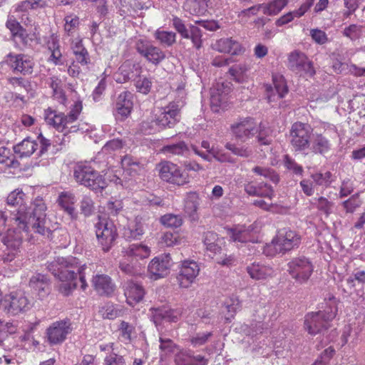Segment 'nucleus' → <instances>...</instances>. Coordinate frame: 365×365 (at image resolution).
Wrapping results in <instances>:
<instances>
[{
  "instance_id": "24",
  "label": "nucleus",
  "mask_w": 365,
  "mask_h": 365,
  "mask_svg": "<svg viewBox=\"0 0 365 365\" xmlns=\"http://www.w3.org/2000/svg\"><path fill=\"white\" fill-rule=\"evenodd\" d=\"M274 88L271 85L266 86L267 99L269 102H272L277 99L283 98L288 93V86L286 81L282 76H272Z\"/></svg>"
},
{
  "instance_id": "25",
  "label": "nucleus",
  "mask_w": 365,
  "mask_h": 365,
  "mask_svg": "<svg viewBox=\"0 0 365 365\" xmlns=\"http://www.w3.org/2000/svg\"><path fill=\"white\" fill-rule=\"evenodd\" d=\"M124 294L126 297V302L130 306L134 307L143 299L145 291L140 284L130 280L125 284Z\"/></svg>"
},
{
  "instance_id": "55",
  "label": "nucleus",
  "mask_w": 365,
  "mask_h": 365,
  "mask_svg": "<svg viewBox=\"0 0 365 365\" xmlns=\"http://www.w3.org/2000/svg\"><path fill=\"white\" fill-rule=\"evenodd\" d=\"M223 306L227 313V316L225 317L226 321L230 322L240 307L239 301L237 299H230L225 302Z\"/></svg>"
},
{
  "instance_id": "23",
  "label": "nucleus",
  "mask_w": 365,
  "mask_h": 365,
  "mask_svg": "<svg viewBox=\"0 0 365 365\" xmlns=\"http://www.w3.org/2000/svg\"><path fill=\"white\" fill-rule=\"evenodd\" d=\"M92 285L100 295L110 297L113 295L116 286L110 277L107 274H96L93 277Z\"/></svg>"
},
{
  "instance_id": "28",
  "label": "nucleus",
  "mask_w": 365,
  "mask_h": 365,
  "mask_svg": "<svg viewBox=\"0 0 365 365\" xmlns=\"http://www.w3.org/2000/svg\"><path fill=\"white\" fill-rule=\"evenodd\" d=\"M45 119L58 130L64 132L68 128L67 118L63 113H57L56 110L48 108L45 110Z\"/></svg>"
},
{
  "instance_id": "42",
  "label": "nucleus",
  "mask_w": 365,
  "mask_h": 365,
  "mask_svg": "<svg viewBox=\"0 0 365 365\" xmlns=\"http://www.w3.org/2000/svg\"><path fill=\"white\" fill-rule=\"evenodd\" d=\"M187 36L182 38L190 39L192 41L193 47L200 49L202 46V31L195 25H190L188 29Z\"/></svg>"
},
{
  "instance_id": "38",
  "label": "nucleus",
  "mask_w": 365,
  "mask_h": 365,
  "mask_svg": "<svg viewBox=\"0 0 365 365\" xmlns=\"http://www.w3.org/2000/svg\"><path fill=\"white\" fill-rule=\"evenodd\" d=\"M256 130L257 133L256 138L260 145H269L272 143V129L267 124L261 122Z\"/></svg>"
},
{
  "instance_id": "43",
  "label": "nucleus",
  "mask_w": 365,
  "mask_h": 365,
  "mask_svg": "<svg viewBox=\"0 0 365 365\" xmlns=\"http://www.w3.org/2000/svg\"><path fill=\"white\" fill-rule=\"evenodd\" d=\"M73 53L78 63L81 65H87L89 61V54L86 48L83 46L82 41L76 42L72 47Z\"/></svg>"
},
{
  "instance_id": "20",
  "label": "nucleus",
  "mask_w": 365,
  "mask_h": 365,
  "mask_svg": "<svg viewBox=\"0 0 365 365\" xmlns=\"http://www.w3.org/2000/svg\"><path fill=\"white\" fill-rule=\"evenodd\" d=\"M133 108V95L128 91L120 93L114 106V115L116 120L123 121L130 115Z\"/></svg>"
},
{
  "instance_id": "17",
  "label": "nucleus",
  "mask_w": 365,
  "mask_h": 365,
  "mask_svg": "<svg viewBox=\"0 0 365 365\" xmlns=\"http://www.w3.org/2000/svg\"><path fill=\"white\" fill-rule=\"evenodd\" d=\"M151 320L156 327L163 322H176L180 319L182 311L180 309H172L168 305L153 307L149 309Z\"/></svg>"
},
{
  "instance_id": "4",
  "label": "nucleus",
  "mask_w": 365,
  "mask_h": 365,
  "mask_svg": "<svg viewBox=\"0 0 365 365\" xmlns=\"http://www.w3.org/2000/svg\"><path fill=\"white\" fill-rule=\"evenodd\" d=\"M337 308L329 307L324 310L309 312L304 317V328L311 335L323 334L330 327V322L335 318Z\"/></svg>"
},
{
  "instance_id": "49",
  "label": "nucleus",
  "mask_w": 365,
  "mask_h": 365,
  "mask_svg": "<svg viewBox=\"0 0 365 365\" xmlns=\"http://www.w3.org/2000/svg\"><path fill=\"white\" fill-rule=\"evenodd\" d=\"M160 222L165 227L178 228L182 225L183 220L180 215L165 214L160 217Z\"/></svg>"
},
{
  "instance_id": "6",
  "label": "nucleus",
  "mask_w": 365,
  "mask_h": 365,
  "mask_svg": "<svg viewBox=\"0 0 365 365\" xmlns=\"http://www.w3.org/2000/svg\"><path fill=\"white\" fill-rule=\"evenodd\" d=\"M51 145V140L40 133L36 140L29 136L14 145L13 151L19 158L21 159L31 157L38 148L37 156L42 157L48 152Z\"/></svg>"
},
{
  "instance_id": "36",
  "label": "nucleus",
  "mask_w": 365,
  "mask_h": 365,
  "mask_svg": "<svg viewBox=\"0 0 365 365\" xmlns=\"http://www.w3.org/2000/svg\"><path fill=\"white\" fill-rule=\"evenodd\" d=\"M26 197L25 193L21 189H16L15 190L11 192L6 198V202L9 206L16 207L19 206L17 209L16 213L19 210H27L33 206L34 202H33L30 207H26L24 206V197ZM35 201V200H34Z\"/></svg>"
},
{
  "instance_id": "7",
  "label": "nucleus",
  "mask_w": 365,
  "mask_h": 365,
  "mask_svg": "<svg viewBox=\"0 0 365 365\" xmlns=\"http://www.w3.org/2000/svg\"><path fill=\"white\" fill-rule=\"evenodd\" d=\"M33 306V300L22 290L13 291L4 297V310L11 316L25 314Z\"/></svg>"
},
{
  "instance_id": "19",
  "label": "nucleus",
  "mask_w": 365,
  "mask_h": 365,
  "mask_svg": "<svg viewBox=\"0 0 365 365\" xmlns=\"http://www.w3.org/2000/svg\"><path fill=\"white\" fill-rule=\"evenodd\" d=\"M172 258L170 254H163L154 257L149 263L148 270L151 278L156 280L165 277L170 272Z\"/></svg>"
},
{
  "instance_id": "64",
  "label": "nucleus",
  "mask_w": 365,
  "mask_h": 365,
  "mask_svg": "<svg viewBox=\"0 0 365 365\" xmlns=\"http://www.w3.org/2000/svg\"><path fill=\"white\" fill-rule=\"evenodd\" d=\"M192 355L188 351L181 352L175 357L177 365H193Z\"/></svg>"
},
{
  "instance_id": "12",
  "label": "nucleus",
  "mask_w": 365,
  "mask_h": 365,
  "mask_svg": "<svg viewBox=\"0 0 365 365\" xmlns=\"http://www.w3.org/2000/svg\"><path fill=\"white\" fill-rule=\"evenodd\" d=\"M159 175L163 180L177 185H184L190 182L189 175L178 165L165 161L159 165Z\"/></svg>"
},
{
  "instance_id": "31",
  "label": "nucleus",
  "mask_w": 365,
  "mask_h": 365,
  "mask_svg": "<svg viewBox=\"0 0 365 365\" xmlns=\"http://www.w3.org/2000/svg\"><path fill=\"white\" fill-rule=\"evenodd\" d=\"M199 196L195 192L188 193L184 206V211L191 221L195 222L199 219L197 209L199 206Z\"/></svg>"
},
{
  "instance_id": "41",
  "label": "nucleus",
  "mask_w": 365,
  "mask_h": 365,
  "mask_svg": "<svg viewBox=\"0 0 365 365\" xmlns=\"http://www.w3.org/2000/svg\"><path fill=\"white\" fill-rule=\"evenodd\" d=\"M124 252L128 257H136L140 259H144L149 256L150 249L142 244H133L126 248Z\"/></svg>"
},
{
  "instance_id": "39",
  "label": "nucleus",
  "mask_w": 365,
  "mask_h": 365,
  "mask_svg": "<svg viewBox=\"0 0 365 365\" xmlns=\"http://www.w3.org/2000/svg\"><path fill=\"white\" fill-rule=\"evenodd\" d=\"M0 163L12 168H19L21 165L10 149L4 146L0 148Z\"/></svg>"
},
{
  "instance_id": "54",
  "label": "nucleus",
  "mask_w": 365,
  "mask_h": 365,
  "mask_svg": "<svg viewBox=\"0 0 365 365\" xmlns=\"http://www.w3.org/2000/svg\"><path fill=\"white\" fill-rule=\"evenodd\" d=\"M192 24H185V21L178 16H173L172 19V26L180 36L186 37L187 36L188 29Z\"/></svg>"
},
{
  "instance_id": "58",
  "label": "nucleus",
  "mask_w": 365,
  "mask_h": 365,
  "mask_svg": "<svg viewBox=\"0 0 365 365\" xmlns=\"http://www.w3.org/2000/svg\"><path fill=\"white\" fill-rule=\"evenodd\" d=\"M61 282L58 290L63 296H69L77 287V277H75L74 279Z\"/></svg>"
},
{
  "instance_id": "57",
  "label": "nucleus",
  "mask_w": 365,
  "mask_h": 365,
  "mask_svg": "<svg viewBox=\"0 0 365 365\" xmlns=\"http://www.w3.org/2000/svg\"><path fill=\"white\" fill-rule=\"evenodd\" d=\"M152 84V81L149 78L139 76L138 79L135 81V86L138 92L146 95L150 93Z\"/></svg>"
},
{
  "instance_id": "61",
  "label": "nucleus",
  "mask_w": 365,
  "mask_h": 365,
  "mask_svg": "<svg viewBox=\"0 0 365 365\" xmlns=\"http://www.w3.org/2000/svg\"><path fill=\"white\" fill-rule=\"evenodd\" d=\"M119 269L123 273L129 276H135L140 274V269L137 265L128 262L127 260H123L119 264Z\"/></svg>"
},
{
  "instance_id": "33",
  "label": "nucleus",
  "mask_w": 365,
  "mask_h": 365,
  "mask_svg": "<svg viewBox=\"0 0 365 365\" xmlns=\"http://www.w3.org/2000/svg\"><path fill=\"white\" fill-rule=\"evenodd\" d=\"M230 240L235 242L247 243L252 241L251 230L243 226H236L227 230Z\"/></svg>"
},
{
  "instance_id": "32",
  "label": "nucleus",
  "mask_w": 365,
  "mask_h": 365,
  "mask_svg": "<svg viewBox=\"0 0 365 365\" xmlns=\"http://www.w3.org/2000/svg\"><path fill=\"white\" fill-rule=\"evenodd\" d=\"M331 150L330 140L322 134H316L312 141L311 150L313 153L325 156Z\"/></svg>"
},
{
  "instance_id": "5",
  "label": "nucleus",
  "mask_w": 365,
  "mask_h": 365,
  "mask_svg": "<svg viewBox=\"0 0 365 365\" xmlns=\"http://www.w3.org/2000/svg\"><path fill=\"white\" fill-rule=\"evenodd\" d=\"M81 269L79 260L74 257H58L47 262V269L60 281H67L77 277Z\"/></svg>"
},
{
  "instance_id": "8",
  "label": "nucleus",
  "mask_w": 365,
  "mask_h": 365,
  "mask_svg": "<svg viewBox=\"0 0 365 365\" xmlns=\"http://www.w3.org/2000/svg\"><path fill=\"white\" fill-rule=\"evenodd\" d=\"M312 128L307 123L295 122L289 131L290 144L296 152H302L310 147Z\"/></svg>"
},
{
  "instance_id": "22",
  "label": "nucleus",
  "mask_w": 365,
  "mask_h": 365,
  "mask_svg": "<svg viewBox=\"0 0 365 365\" xmlns=\"http://www.w3.org/2000/svg\"><path fill=\"white\" fill-rule=\"evenodd\" d=\"M29 287L40 300L44 299L51 292V282L45 274L36 273L29 279Z\"/></svg>"
},
{
  "instance_id": "37",
  "label": "nucleus",
  "mask_w": 365,
  "mask_h": 365,
  "mask_svg": "<svg viewBox=\"0 0 365 365\" xmlns=\"http://www.w3.org/2000/svg\"><path fill=\"white\" fill-rule=\"evenodd\" d=\"M161 150L166 155H187L189 154L190 148L184 141L181 140L177 143L164 145Z\"/></svg>"
},
{
  "instance_id": "3",
  "label": "nucleus",
  "mask_w": 365,
  "mask_h": 365,
  "mask_svg": "<svg viewBox=\"0 0 365 365\" xmlns=\"http://www.w3.org/2000/svg\"><path fill=\"white\" fill-rule=\"evenodd\" d=\"M76 181L96 193L102 192L108 184L105 178L91 165L77 164L73 169Z\"/></svg>"
},
{
  "instance_id": "9",
  "label": "nucleus",
  "mask_w": 365,
  "mask_h": 365,
  "mask_svg": "<svg viewBox=\"0 0 365 365\" xmlns=\"http://www.w3.org/2000/svg\"><path fill=\"white\" fill-rule=\"evenodd\" d=\"M314 271L311 260L305 256L294 257L287 263V272L298 284L306 283Z\"/></svg>"
},
{
  "instance_id": "46",
  "label": "nucleus",
  "mask_w": 365,
  "mask_h": 365,
  "mask_svg": "<svg viewBox=\"0 0 365 365\" xmlns=\"http://www.w3.org/2000/svg\"><path fill=\"white\" fill-rule=\"evenodd\" d=\"M95 204L89 195H83L80 201V210L85 217H88L95 213Z\"/></svg>"
},
{
  "instance_id": "40",
  "label": "nucleus",
  "mask_w": 365,
  "mask_h": 365,
  "mask_svg": "<svg viewBox=\"0 0 365 365\" xmlns=\"http://www.w3.org/2000/svg\"><path fill=\"white\" fill-rule=\"evenodd\" d=\"M176 34L173 31H168L158 29L155 34V38L165 47H170L176 42Z\"/></svg>"
},
{
  "instance_id": "62",
  "label": "nucleus",
  "mask_w": 365,
  "mask_h": 365,
  "mask_svg": "<svg viewBox=\"0 0 365 365\" xmlns=\"http://www.w3.org/2000/svg\"><path fill=\"white\" fill-rule=\"evenodd\" d=\"M103 318L114 319L118 316V310L113 304H106L100 309Z\"/></svg>"
},
{
  "instance_id": "44",
  "label": "nucleus",
  "mask_w": 365,
  "mask_h": 365,
  "mask_svg": "<svg viewBox=\"0 0 365 365\" xmlns=\"http://www.w3.org/2000/svg\"><path fill=\"white\" fill-rule=\"evenodd\" d=\"M45 6L46 2L44 0H24L17 4L15 11L16 12H27L29 10L43 8Z\"/></svg>"
},
{
  "instance_id": "15",
  "label": "nucleus",
  "mask_w": 365,
  "mask_h": 365,
  "mask_svg": "<svg viewBox=\"0 0 365 365\" xmlns=\"http://www.w3.org/2000/svg\"><path fill=\"white\" fill-rule=\"evenodd\" d=\"M96 235L104 252H108L118 237L115 225L111 221L104 220L95 225Z\"/></svg>"
},
{
  "instance_id": "45",
  "label": "nucleus",
  "mask_w": 365,
  "mask_h": 365,
  "mask_svg": "<svg viewBox=\"0 0 365 365\" xmlns=\"http://www.w3.org/2000/svg\"><path fill=\"white\" fill-rule=\"evenodd\" d=\"M288 4V0H274L269 4H264L263 14L274 16L280 12Z\"/></svg>"
},
{
  "instance_id": "18",
  "label": "nucleus",
  "mask_w": 365,
  "mask_h": 365,
  "mask_svg": "<svg viewBox=\"0 0 365 365\" xmlns=\"http://www.w3.org/2000/svg\"><path fill=\"white\" fill-rule=\"evenodd\" d=\"M200 267L193 260H185L182 262L177 274V280L180 287L187 288L199 274Z\"/></svg>"
},
{
  "instance_id": "29",
  "label": "nucleus",
  "mask_w": 365,
  "mask_h": 365,
  "mask_svg": "<svg viewBox=\"0 0 365 365\" xmlns=\"http://www.w3.org/2000/svg\"><path fill=\"white\" fill-rule=\"evenodd\" d=\"M215 46L220 52L231 55H239L242 51L240 43L232 38H220L216 41Z\"/></svg>"
},
{
  "instance_id": "11",
  "label": "nucleus",
  "mask_w": 365,
  "mask_h": 365,
  "mask_svg": "<svg viewBox=\"0 0 365 365\" xmlns=\"http://www.w3.org/2000/svg\"><path fill=\"white\" fill-rule=\"evenodd\" d=\"M134 48L141 57L155 66L160 65L166 58L165 52L146 38L136 40Z\"/></svg>"
},
{
  "instance_id": "48",
  "label": "nucleus",
  "mask_w": 365,
  "mask_h": 365,
  "mask_svg": "<svg viewBox=\"0 0 365 365\" xmlns=\"http://www.w3.org/2000/svg\"><path fill=\"white\" fill-rule=\"evenodd\" d=\"M333 175L330 171H327L324 173H315L311 175V178L313 180V182L316 185L323 186L327 187L330 186L331 183L333 182Z\"/></svg>"
},
{
  "instance_id": "60",
  "label": "nucleus",
  "mask_w": 365,
  "mask_h": 365,
  "mask_svg": "<svg viewBox=\"0 0 365 365\" xmlns=\"http://www.w3.org/2000/svg\"><path fill=\"white\" fill-rule=\"evenodd\" d=\"M123 202L120 200L111 197L106 204L107 210L110 215H117L123 209Z\"/></svg>"
},
{
  "instance_id": "14",
  "label": "nucleus",
  "mask_w": 365,
  "mask_h": 365,
  "mask_svg": "<svg viewBox=\"0 0 365 365\" xmlns=\"http://www.w3.org/2000/svg\"><path fill=\"white\" fill-rule=\"evenodd\" d=\"M155 118L160 130L173 128L180 120V108L178 103L173 101L168 106L160 108Z\"/></svg>"
},
{
  "instance_id": "2",
  "label": "nucleus",
  "mask_w": 365,
  "mask_h": 365,
  "mask_svg": "<svg viewBox=\"0 0 365 365\" xmlns=\"http://www.w3.org/2000/svg\"><path fill=\"white\" fill-rule=\"evenodd\" d=\"M301 242V236L297 231L289 227H283L277 230L270 243L264 246L262 252L264 255L271 257L277 255H284L297 249Z\"/></svg>"
},
{
  "instance_id": "21",
  "label": "nucleus",
  "mask_w": 365,
  "mask_h": 365,
  "mask_svg": "<svg viewBox=\"0 0 365 365\" xmlns=\"http://www.w3.org/2000/svg\"><path fill=\"white\" fill-rule=\"evenodd\" d=\"M230 128L235 137L242 142H245L257 133L254 119L250 117L240 118L232 124Z\"/></svg>"
},
{
  "instance_id": "52",
  "label": "nucleus",
  "mask_w": 365,
  "mask_h": 365,
  "mask_svg": "<svg viewBox=\"0 0 365 365\" xmlns=\"http://www.w3.org/2000/svg\"><path fill=\"white\" fill-rule=\"evenodd\" d=\"M252 172L257 175L269 179L274 183H277L279 181V175L272 168L255 166L252 168Z\"/></svg>"
},
{
  "instance_id": "63",
  "label": "nucleus",
  "mask_w": 365,
  "mask_h": 365,
  "mask_svg": "<svg viewBox=\"0 0 365 365\" xmlns=\"http://www.w3.org/2000/svg\"><path fill=\"white\" fill-rule=\"evenodd\" d=\"M82 108L83 106L81 101H78L75 102L68 114L66 115L68 124L72 123L78 119V115L82 110Z\"/></svg>"
},
{
  "instance_id": "16",
  "label": "nucleus",
  "mask_w": 365,
  "mask_h": 365,
  "mask_svg": "<svg viewBox=\"0 0 365 365\" xmlns=\"http://www.w3.org/2000/svg\"><path fill=\"white\" fill-rule=\"evenodd\" d=\"M6 63L14 73L19 72L24 76L31 75L34 71V62L30 56L19 53H9L6 56Z\"/></svg>"
},
{
  "instance_id": "50",
  "label": "nucleus",
  "mask_w": 365,
  "mask_h": 365,
  "mask_svg": "<svg viewBox=\"0 0 365 365\" xmlns=\"http://www.w3.org/2000/svg\"><path fill=\"white\" fill-rule=\"evenodd\" d=\"M225 147L226 149L231 151L234 155L240 157L249 158L253 154L252 148L246 145L237 146L233 143H227Z\"/></svg>"
},
{
  "instance_id": "26",
  "label": "nucleus",
  "mask_w": 365,
  "mask_h": 365,
  "mask_svg": "<svg viewBox=\"0 0 365 365\" xmlns=\"http://www.w3.org/2000/svg\"><path fill=\"white\" fill-rule=\"evenodd\" d=\"M145 222L141 217H136L133 222L125 227L123 237L128 241L141 240L145 233Z\"/></svg>"
},
{
  "instance_id": "51",
  "label": "nucleus",
  "mask_w": 365,
  "mask_h": 365,
  "mask_svg": "<svg viewBox=\"0 0 365 365\" xmlns=\"http://www.w3.org/2000/svg\"><path fill=\"white\" fill-rule=\"evenodd\" d=\"M138 130L143 135H151L160 131L155 118L153 120H145L139 124Z\"/></svg>"
},
{
  "instance_id": "53",
  "label": "nucleus",
  "mask_w": 365,
  "mask_h": 365,
  "mask_svg": "<svg viewBox=\"0 0 365 365\" xmlns=\"http://www.w3.org/2000/svg\"><path fill=\"white\" fill-rule=\"evenodd\" d=\"M121 165L123 168L130 175L137 173L135 167H139L140 163L132 155H126L121 159Z\"/></svg>"
},
{
  "instance_id": "1",
  "label": "nucleus",
  "mask_w": 365,
  "mask_h": 365,
  "mask_svg": "<svg viewBox=\"0 0 365 365\" xmlns=\"http://www.w3.org/2000/svg\"><path fill=\"white\" fill-rule=\"evenodd\" d=\"M46 206L43 200L36 197L30 208L19 210L17 213H11V220L15 221L17 227L8 229L1 242L9 249L15 250L21 247L23 235L21 231L29 234L31 232L46 236L52 239V231L48 227V222L46 219Z\"/></svg>"
},
{
  "instance_id": "30",
  "label": "nucleus",
  "mask_w": 365,
  "mask_h": 365,
  "mask_svg": "<svg viewBox=\"0 0 365 365\" xmlns=\"http://www.w3.org/2000/svg\"><path fill=\"white\" fill-rule=\"evenodd\" d=\"M250 277L255 280L266 279L273 274L272 267L259 262H253L246 268Z\"/></svg>"
},
{
  "instance_id": "34",
  "label": "nucleus",
  "mask_w": 365,
  "mask_h": 365,
  "mask_svg": "<svg viewBox=\"0 0 365 365\" xmlns=\"http://www.w3.org/2000/svg\"><path fill=\"white\" fill-rule=\"evenodd\" d=\"M221 239L219 238L218 235L212 231H207L203 233L202 242L206 247L207 250L216 253H220L222 250L220 242Z\"/></svg>"
},
{
  "instance_id": "56",
  "label": "nucleus",
  "mask_w": 365,
  "mask_h": 365,
  "mask_svg": "<svg viewBox=\"0 0 365 365\" xmlns=\"http://www.w3.org/2000/svg\"><path fill=\"white\" fill-rule=\"evenodd\" d=\"M103 365H127V363L123 356L110 351L103 359Z\"/></svg>"
},
{
  "instance_id": "47",
  "label": "nucleus",
  "mask_w": 365,
  "mask_h": 365,
  "mask_svg": "<svg viewBox=\"0 0 365 365\" xmlns=\"http://www.w3.org/2000/svg\"><path fill=\"white\" fill-rule=\"evenodd\" d=\"M16 327L11 322L0 321V346H4V341L11 334L16 332Z\"/></svg>"
},
{
  "instance_id": "59",
  "label": "nucleus",
  "mask_w": 365,
  "mask_h": 365,
  "mask_svg": "<svg viewBox=\"0 0 365 365\" xmlns=\"http://www.w3.org/2000/svg\"><path fill=\"white\" fill-rule=\"evenodd\" d=\"M284 164L285 168L293 172L294 174L297 175H302L304 170L302 166L297 164L294 159L289 156V155H285L284 156Z\"/></svg>"
},
{
  "instance_id": "35",
  "label": "nucleus",
  "mask_w": 365,
  "mask_h": 365,
  "mask_svg": "<svg viewBox=\"0 0 365 365\" xmlns=\"http://www.w3.org/2000/svg\"><path fill=\"white\" fill-rule=\"evenodd\" d=\"M208 1L205 0H185L183 4V9L191 15L200 16L206 12Z\"/></svg>"
},
{
  "instance_id": "13",
  "label": "nucleus",
  "mask_w": 365,
  "mask_h": 365,
  "mask_svg": "<svg viewBox=\"0 0 365 365\" xmlns=\"http://www.w3.org/2000/svg\"><path fill=\"white\" fill-rule=\"evenodd\" d=\"M288 63L290 70L305 77L312 78L316 74L313 62L304 53L299 50H294L289 53Z\"/></svg>"
},
{
  "instance_id": "27",
  "label": "nucleus",
  "mask_w": 365,
  "mask_h": 365,
  "mask_svg": "<svg viewBox=\"0 0 365 365\" xmlns=\"http://www.w3.org/2000/svg\"><path fill=\"white\" fill-rule=\"evenodd\" d=\"M58 206L70 216L71 220H76L78 215L76 211L74 205L76 202V198L74 194L70 192H61L56 200Z\"/></svg>"
},
{
  "instance_id": "10",
  "label": "nucleus",
  "mask_w": 365,
  "mask_h": 365,
  "mask_svg": "<svg viewBox=\"0 0 365 365\" xmlns=\"http://www.w3.org/2000/svg\"><path fill=\"white\" fill-rule=\"evenodd\" d=\"M73 328L70 319L65 318L51 323L46 329V338L50 346L60 345L67 339Z\"/></svg>"
}]
</instances>
